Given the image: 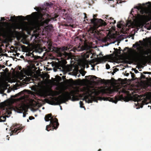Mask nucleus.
<instances>
[{"label":"nucleus","mask_w":151,"mask_h":151,"mask_svg":"<svg viewBox=\"0 0 151 151\" xmlns=\"http://www.w3.org/2000/svg\"><path fill=\"white\" fill-rule=\"evenodd\" d=\"M55 5L54 3L50 2H48V24L50 22H52L56 21V18L59 16V15L56 13H52L55 9ZM54 31L53 27L51 24H48V56H49V52H52L55 54L58 57H61L62 60L68 59L69 57L68 53L66 52L69 49L67 47L64 46L62 47L58 48L54 46V43L52 41L50 38ZM49 58L48 57V60Z\"/></svg>","instance_id":"f257e3e1"},{"label":"nucleus","mask_w":151,"mask_h":151,"mask_svg":"<svg viewBox=\"0 0 151 151\" xmlns=\"http://www.w3.org/2000/svg\"><path fill=\"white\" fill-rule=\"evenodd\" d=\"M75 91H73L70 92H65V93L59 96L58 97L52 98L50 100L48 98V104L52 105H59L65 103L69 100L71 99L73 101L78 100V98L75 96Z\"/></svg>","instance_id":"f03ea898"},{"label":"nucleus","mask_w":151,"mask_h":151,"mask_svg":"<svg viewBox=\"0 0 151 151\" xmlns=\"http://www.w3.org/2000/svg\"><path fill=\"white\" fill-rule=\"evenodd\" d=\"M42 81L38 85L34 90L36 93L42 97L45 98V101L47 103V72L43 74L41 76Z\"/></svg>","instance_id":"7ed1b4c3"},{"label":"nucleus","mask_w":151,"mask_h":151,"mask_svg":"<svg viewBox=\"0 0 151 151\" xmlns=\"http://www.w3.org/2000/svg\"><path fill=\"white\" fill-rule=\"evenodd\" d=\"M97 14L93 15V18L91 19V23L94 25V27H91L88 32L89 33L93 34V35L97 33L98 30L96 29L99 27L106 25V23L102 19L96 18L95 17H97Z\"/></svg>","instance_id":"20e7f679"},{"label":"nucleus","mask_w":151,"mask_h":151,"mask_svg":"<svg viewBox=\"0 0 151 151\" xmlns=\"http://www.w3.org/2000/svg\"><path fill=\"white\" fill-rule=\"evenodd\" d=\"M136 53L137 54V55L132 56L131 58V60L132 61L140 63L146 61L147 58V56L146 55H148L149 54L151 53V50L148 49L146 50H142L139 55L136 52Z\"/></svg>","instance_id":"39448f33"},{"label":"nucleus","mask_w":151,"mask_h":151,"mask_svg":"<svg viewBox=\"0 0 151 151\" xmlns=\"http://www.w3.org/2000/svg\"><path fill=\"white\" fill-rule=\"evenodd\" d=\"M19 18V19L23 20H27L31 19L33 18L37 19L38 20L42 19V14H38L37 12H33L31 15H27L25 17L22 16L16 17L15 15L11 17L9 21L14 22L16 21V19Z\"/></svg>","instance_id":"423d86ee"},{"label":"nucleus","mask_w":151,"mask_h":151,"mask_svg":"<svg viewBox=\"0 0 151 151\" xmlns=\"http://www.w3.org/2000/svg\"><path fill=\"white\" fill-rule=\"evenodd\" d=\"M48 122L50 121V124L48 125V132L50 130H56L58 128L59 123L58 119L54 118L51 114H48Z\"/></svg>","instance_id":"0eeeda50"},{"label":"nucleus","mask_w":151,"mask_h":151,"mask_svg":"<svg viewBox=\"0 0 151 151\" xmlns=\"http://www.w3.org/2000/svg\"><path fill=\"white\" fill-rule=\"evenodd\" d=\"M109 58V55H107L104 56L100 58H96L95 59V61L94 60H93L91 61V63L92 64H94L95 62H97V63H96L95 64L92 65H91V66L93 68H94L96 65L97 64L100 63L101 61H103L105 60L108 59Z\"/></svg>","instance_id":"6e6552de"},{"label":"nucleus","mask_w":151,"mask_h":151,"mask_svg":"<svg viewBox=\"0 0 151 151\" xmlns=\"http://www.w3.org/2000/svg\"><path fill=\"white\" fill-rule=\"evenodd\" d=\"M14 34V31L9 28L6 32L1 33L0 32V36H2L4 38H6L12 36Z\"/></svg>","instance_id":"1a4fd4ad"},{"label":"nucleus","mask_w":151,"mask_h":151,"mask_svg":"<svg viewBox=\"0 0 151 151\" xmlns=\"http://www.w3.org/2000/svg\"><path fill=\"white\" fill-rule=\"evenodd\" d=\"M23 128L22 127H18L17 125L12 126L10 128L12 131L10 133V135L11 136L13 134H17Z\"/></svg>","instance_id":"9d476101"},{"label":"nucleus","mask_w":151,"mask_h":151,"mask_svg":"<svg viewBox=\"0 0 151 151\" xmlns=\"http://www.w3.org/2000/svg\"><path fill=\"white\" fill-rule=\"evenodd\" d=\"M63 17L64 19H69L70 21V23H67L65 24L64 25L66 27H73V25L71 24L70 23H72L73 20L72 18H70L69 16V14L68 13H63Z\"/></svg>","instance_id":"9b49d317"},{"label":"nucleus","mask_w":151,"mask_h":151,"mask_svg":"<svg viewBox=\"0 0 151 151\" xmlns=\"http://www.w3.org/2000/svg\"><path fill=\"white\" fill-rule=\"evenodd\" d=\"M139 11L141 14H139L137 12V14H135L134 15L133 14H132V12H134L133 11V9H132L131 10L130 14L132 15L135 18L137 19H139L142 17L141 14H143L145 13V11L142 8Z\"/></svg>","instance_id":"f8f14e48"},{"label":"nucleus","mask_w":151,"mask_h":151,"mask_svg":"<svg viewBox=\"0 0 151 151\" xmlns=\"http://www.w3.org/2000/svg\"><path fill=\"white\" fill-rule=\"evenodd\" d=\"M123 98V97L122 96H120L119 97L116 96L114 99L110 97H106L104 98L105 99L104 100L109 101L116 104L118 101L120 100L122 98Z\"/></svg>","instance_id":"ddd939ff"},{"label":"nucleus","mask_w":151,"mask_h":151,"mask_svg":"<svg viewBox=\"0 0 151 151\" xmlns=\"http://www.w3.org/2000/svg\"><path fill=\"white\" fill-rule=\"evenodd\" d=\"M17 111L19 113H22L24 111L25 109V104L22 105L18 109ZM27 113L24 112L23 113V117H24L26 116V115Z\"/></svg>","instance_id":"4468645a"},{"label":"nucleus","mask_w":151,"mask_h":151,"mask_svg":"<svg viewBox=\"0 0 151 151\" xmlns=\"http://www.w3.org/2000/svg\"><path fill=\"white\" fill-rule=\"evenodd\" d=\"M83 100L88 103H91L93 101V96L91 95H86L84 96Z\"/></svg>","instance_id":"2eb2a0df"},{"label":"nucleus","mask_w":151,"mask_h":151,"mask_svg":"<svg viewBox=\"0 0 151 151\" xmlns=\"http://www.w3.org/2000/svg\"><path fill=\"white\" fill-rule=\"evenodd\" d=\"M62 93V91L61 90H60L58 91H52L51 92V95L52 96H54L58 95L61 94Z\"/></svg>","instance_id":"dca6fc26"},{"label":"nucleus","mask_w":151,"mask_h":151,"mask_svg":"<svg viewBox=\"0 0 151 151\" xmlns=\"http://www.w3.org/2000/svg\"><path fill=\"white\" fill-rule=\"evenodd\" d=\"M109 20V21H108V22H110V24L112 23L113 24H114L116 23V21L114 20V19L111 17H110Z\"/></svg>","instance_id":"f3484780"},{"label":"nucleus","mask_w":151,"mask_h":151,"mask_svg":"<svg viewBox=\"0 0 151 151\" xmlns=\"http://www.w3.org/2000/svg\"><path fill=\"white\" fill-rule=\"evenodd\" d=\"M88 77L90 78L91 79H93V80H96L98 78L96 76L93 75H90L88 76Z\"/></svg>","instance_id":"a211bd4d"},{"label":"nucleus","mask_w":151,"mask_h":151,"mask_svg":"<svg viewBox=\"0 0 151 151\" xmlns=\"http://www.w3.org/2000/svg\"><path fill=\"white\" fill-rule=\"evenodd\" d=\"M66 62V61L65 60L63 62H60V66H59V67H62V68H63V67L65 65V63Z\"/></svg>","instance_id":"6ab92c4d"},{"label":"nucleus","mask_w":151,"mask_h":151,"mask_svg":"<svg viewBox=\"0 0 151 151\" xmlns=\"http://www.w3.org/2000/svg\"><path fill=\"white\" fill-rule=\"evenodd\" d=\"M50 77V75L48 74V96H50L49 94V83L48 82V79Z\"/></svg>","instance_id":"aec40b11"},{"label":"nucleus","mask_w":151,"mask_h":151,"mask_svg":"<svg viewBox=\"0 0 151 151\" xmlns=\"http://www.w3.org/2000/svg\"><path fill=\"white\" fill-rule=\"evenodd\" d=\"M114 51L117 54H121V52L120 51H119V50L117 48H114Z\"/></svg>","instance_id":"412c9836"},{"label":"nucleus","mask_w":151,"mask_h":151,"mask_svg":"<svg viewBox=\"0 0 151 151\" xmlns=\"http://www.w3.org/2000/svg\"><path fill=\"white\" fill-rule=\"evenodd\" d=\"M141 78L142 79H145L147 80H148V77H145V76L144 75H143L142 74V73H141Z\"/></svg>","instance_id":"4be33fe9"},{"label":"nucleus","mask_w":151,"mask_h":151,"mask_svg":"<svg viewBox=\"0 0 151 151\" xmlns=\"http://www.w3.org/2000/svg\"><path fill=\"white\" fill-rule=\"evenodd\" d=\"M6 104L5 103H1V108L3 109H4L5 108V106H6Z\"/></svg>","instance_id":"5701e85b"},{"label":"nucleus","mask_w":151,"mask_h":151,"mask_svg":"<svg viewBox=\"0 0 151 151\" xmlns=\"http://www.w3.org/2000/svg\"><path fill=\"white\" fill-rule=\"evenodd\" d=\"M79 103H80V107L81 108H83L84 107L83 106V104L82 101H80Z\"/></svg>","instance_id":"b1692460"},{"label":"nucleus","mask_w":151,"mask_h":151,"mask_svg":"<svg viewBox=\"0 0 151 151\" xmlns=\"http://www.w3.org/2000/svg\"><path fill=\"white\" fill-rule=\"evenodd\" d=\"M134 8H136L139 11L141 10L142 8L141 6H137L134 7Z\"/></svg>","instance_id":"393cba45"},{"label":"nucleus","mask_w":151,"mask_h":151,"mask_svg":"<svg viewBox=\"0 0 151 151\" xmlns=\"http://www.w3.org/2000/svg\"><path fill=\"white\" fill-rule=\"evenodd\" d=\"M143 73L144 74H149L150 75L151 74V72H143Z\"/></svg>","instance_id":"a878e982"},{"label":"nucleus","mask_w":151,"mask_h":151,"mask_svg":"<svg viewBox=\"0 0 151 151\" xmlns=\"http://www.w3.org/2000/svg\"><path fill=\"white\" fill-rule=\"evenodd\" d=\"M106 68L107 69H109L110 68V66L108 64H106Z\"/></svg>","instance_id":"bb28decb"},{"label":"nucleus","mask_w":151,"mask_h":151,"mask_svg":"<svg viewBox=\"0 0 151 151\" xmlns=\"http://www.w3.org/2000/svg\"><path fill=\"white\" fill-rule=\"evenodd\" d=\"M129 50V48L128 47H125L124 49V50H122V51L124 52H125L126 51V50Z\"/></svg>","instance_id":"cd10ccee"},{"label":"nucleus","mask_w":151,"mask_h":151,"mask_svg":"<svg viewBox=\"0 0 151 151\" xmlns=\"http://www.w3.org/2000/svg\"><path fill=\"white\" fill-rule=\"evenodd\" d=\"M30 56H33V57L34 58H35V59H37L36 58V56H35L34 55V54H33V53H30Z\"/></svg>","instance_id":"c85d7f7f"},{"label":"nucleus","mask_w":151,"mask_h":151,"mask_svg":"<svg viewBox=\"0 0 151 151\" xmlns=\"http://www.w3.org/2000/svg\"><path fill=\"white\" fill-rule=\"evenodd\" d=\"M131 74H132L131 76L132 78H134L135 76L134 74V73H132V72H131Z\"/></svg>","instance_id":"c756f323"},{"label":"nucleus","mask_w":151,"mask_h":151,"mask_svg":"<svg viewBox=\"0 0 151 151\" xmlns=\"http://www.w3.org/2000/svg\"><path fill=\"white\" fill-rule=\"evenodd\" d=\"M29 119L30 120H31L33 119H35V117L33 116H30L29 118Z\"/></svg>","instance_id":"7c9ffc66"},{"label":"nucleus","mask_w":151,"mask_h":151,"mask_svg":"<svg viewBox=\"0 0 151 151\" xmlns=\"http://www.w3.org/2000/svg\"><path fill=\"white\" fill-rule=\"evenodd\" d=\"M17 70H20L22 69V67L21 66H18V67H17Z\"/></svg>","instance_id":"2f4dec72"},{"label":"nucleus","mask_w":151,"mask_h":151,"mask_svg":"<svg viewBox=\"0 0 151 151\" xmlns=\"http://www.w3.org/2000/svg\"><path fill=\"white\" fill-rule=\"evenodd\" d=\"M45 120L46 122H47V114L45 115Z\"/></svg>","instance_id":"473e14b6"},{"label":"nucleus","mask_w":151,"mask_h":151,"mask_svg":"<svg viewBox=\"0 0 151 151\" xmlns=\"http://www.w3.org/2000/svg\"><path fill=\"white\" fill-rule=\"evenodd\" d=\"M126 0H124V1H122L121 0H117V1H120L119 3H122V2H125Z\"/></svg>","instance_id":"72a5a7b5"},{"label":"nucleus","mask_w":151,"mask_h":151,"mask_svg":"<svg viewBox=\"0 0 151 151\" xmlns=\"http://www.w3.org/2000/svg\"><path fill=\"white\" fill-rule=\"evenodd\" d=\"M135 44L136 45V47L139 46L140 45L137 42H136Z\"/></svg>","instance_id":"f704fd0d"},{"label":"nucleus","mask_w":151,"mask_h":151,"mask_svg":"<svg viewBox=\"0 0 151 151\" xmlns=\"http://www.w3.org/2000/svg\"><path fill=\"white\" fill-rule=\"evenodd\" d=\"M1 20L2 21H4L5 20V19L4 17H1Z\"/></svg>","instance_id":"c9c22d12"},{"label":"nucleus","mask_w":151,"mask_h":151,"mask_svg":"<svg viewBox=\"0 0 151 151\" xmlns=\"http://www.w3.org/2000/svg\"><path fill=\"white\" fill-rule=\"evenodd\" d=\"M106 19H110V17H109V16L108 15H106V17H105Z\"/></svg>","instance_id":"e433bc0d"},{"label":"nucleus","mask_w":151,"mask_h":151,"mask_svg":"<svg viewBox=\"0 0 151 151\" xmlns=\"http://www.w3.org/2000/svg\"><path fill=\"white\" fill-rule=\"evenodd\" d=\"M134 72H135V73H139L138 71L137 70H134Z\"/></svg>","instance_id":"4c0bfd02"},{"label":"nucleus","mask_w":151,"mask_h":151,"mask_svg":"<svg viewBox=\"0 0 151 151\" xmlns=\"http://www.w3.org/2000/svg\"><path fill=\"white\" fill-rule=\"evenodd\" d=\"M35 9H36V11H39V8H35Z\"/></svg>","instance_id":"58836bf2"},{"label":"nucleus","mask_w":151,"mask_h":151,"mask_svg":"<svg viewBox=\"0 0 151 151\" xmlns=\"http://www.w3.org/2000/svg\"><path fill=\"white\" fill-rule=\"evenodd\" d=\"M84 14L85 15L84 18V19H85L87 18V17L86 16V13H84Z\"/></svg>","instance_id":"ea45409f"},{"label":"nucleus","mask_w":151,"mask_h":151,"mask_svg":"<svg viewBox=\"0 0 151 151\" xmlns=\"http://www.w3.org/2000/svg\"><path fill=\"white\" fill-rule=\"evenodd\" d=\"M45 23L46 24H47V19H46L45 20Z\"/></svg>","instance_id":"a19ab883"},{"label":"nucleus","mask_w":151,"mask_h":151,"mask_svg":"<svg viewBox=\"0 0 151 151\" xmlns=\"http://www.w3.org/2000/svg\"><path fill=\"white\" fill-rule=\"evenodd\" d=\"M117 27L118 28H120L121 27V26L119 24H118L117 25Z\"/></svg>","instance_id":"79ce46f5"},{"label":"nucleus","mask_w":151,"mask_h":151,"mask_svg":"<svg viewBox=\"0 0 151 151\" xmlns=\"http://www.w3.org/2000/svg\"><path fill=\"white\" fill-rule=\"evenodd\" d=\"M142 103L143 105V104H145V101H143V100L142 101Z\"/></svg>","instance_id":"37998d69"},{"label":"nucleus","mask_w":151,"mask_h":151,"mask_svg":"<svg viewBox=\"0 0 151 151\" xmlns=\"http://www.w3.org/2000/svg\"><path fill=\"white\" fill-rule=\"evenodd\" d=\"M45 29L46 30H47V26H46L45 27Z\"/></svg>","instance_id":"c03bdc74"},{"label":"nucleus","mask_w":151,"mask_h":151,"mask_svg":"<svg viewBox=\"0 0 151 151\" xmlns=\"http://www.w3.org/2000/svg\"><path fill=\"white\" fill-rule=\"evenodd\" d=\"M102 80L101 79V80L100 81V82L101 83H103V82L102 81Z\"/></svg>","instance_id":"a18cd8bd"},{"label":"nucleus","mask_w":151,"mask_h":151,"mask_svg":"<svg viewBox=\"0 0 151 151\" xmlns=\"http://www.w3.org/2000/svg\"><path fill=\"white\" fill-rule=\"evenodd\" d=\"M45 51H46V52H45V53H47V49H46V50H45Z\"/></svg>","instance_id":"49530a36"},{"label":"nucleus","mask_w":151,"mask_h":151,"mask_svg":"<svg viewBox=\"0 0 151 151\" xmlns=\"http://www.w3.org/2000/svg\"><path fill=\"white\" fill-rule=\"evenodd\" d=\"M45 129L47 131V125L46 127V129Z\"/></svg>","instance_id":"de8ad7c7"},{"label":"nucleus","mask_w":151,"mask_h":151,"mask_svg":"<svg viewBox=\"0 0 151 151\" xmlns=\"http://www.w3.org/2000/svg\"><path fill=\"white\" fill-rule=\"evenodd\" d=\"M85 74L84 73H83L82 75V76H83L85 75Z\"/></svg>","instance_id":"09e8293b"},{"label":"nucleus","mask_w":151,"mask_h":151,"mask_svg":"<svg viewBox=\"0 0 151 151\" xmlns=\"http://www.w3.org/2000/svg\"><path fill=\"white\" fill-rule=\"evenodd\" d=\"M135 46H136V45L135 44H133V47H134Z\"/></svg>","instance_id":"8fccbe9b"},{"label":"nucleus","mask_w":151,"mask_h":151,"mask_svg":"<svg viewBox=\"0 0 151 151\" xmlns=\"http://www.w3.org/2000/svg\"><path fill=\"white\" fill-rule=\"evenodd\" d=\"M115 73V72H114V71H113V72L112 73V75H114V74Z\"/></svg>","instance_id":"3c124183"},{"label":"nucleus","mask_w":151,"mask_h":151,"mask_svg":"<svg viewBox=\"0 0 151 151\" xmlns=\"http://www.w3.org/2000/svg\"><path fill=\"white\" fill-rule=\"evenodd\" d=\"M119 51H120L121 50H120V49H121V47H119Z\"/></svg>","instance_id":"603ef678"},{"label":"nucleus","mask_w":151,"mask_h":151,"mask_svg":"<svg viewBox=\"0 0 151 151\" xmlns=\"http://www.w3.org/2000/svg\"><path fill=\"white\" fill-rule=\"evenodd\" d=\"M47 63H48V64H51L52 63H50L49 62H48Z\"/></svg>","instance_id":"864d4df0"},{"label":"nucleus","mask_w":151,"mask_h":151,"mask_svg":"<svg viewBox=\"0 0 151 151\" xmlns=\"http://www.w3.org/2000/svg\"><path fill=\"white\" fill-rule=\"evenodd\" d=\"M96 94L97 95H98L99 94V93L97 92H96Z\"/></svg>","instance_id":"5fc2aeb1"},{"label":"nucleus","mask_w":151,"mask_h":151,"mask_svg":"<svg viewBox=\"0 0 151 151\" xmlns=\"http://www.w3.org/2000/svg\"><path fill=\"white\" fill-rule=\"evenodd\" d=\"M101 151V149H99L98 151Z\"/></svg>","instance_id":"6e6d98bb"},{"label":"nucleus","mask_w":151,"mask_h":151,"mask_svg":"<svg viewBox=\"0 0 151 151\" xmlns=\"http://www.w3.org/2000/svg\"><path fill=\"white\" fill-rule=\"evenodd\" d=\"M139 42L140 43H141L142 42V41L141 40L139 41Z\"/></svg>","instance_id":"4d7b16f0"},{"label":"nucleus","mask_w":151,"mask_h":151,"mask_svg":"<svg viewBox=\"0 0 151 151\" xmlns=\"http://www.w3.org/2000/svg\"><path fill=\"white\" fill-rule=\"evenodd\" d=\"M141 108H142L143 107V105H142L141 106H140Z\"/></svg>","instance_id":"13d9d810"},{"label":"nucleus","mask_w":151,"mask_h":151,"mask_svg":"<svg viewBox=\"0 0 151 151\" xmlns=\"http://www.w3.org/2000/svg\"><path fill=\"white\" fill-rule=\"evenodd\" d=\"M46 70H47V67H46Z\"/></svg>","instance_id":"bf43d9fd"},{"label":"nucleus","mask_w":151,"mask_h":151,"mask_svg":"<svg viewBox=\"0 0 151 151\" xmlns=\"http://www.w3.org/2000/svg\"><path fill=\"white\" fill-rule=\"evenodd\" d=\"M29 120L28 119H27V122H29Z\"/></svg>","instance_id":"052dcab7"},{"label":"nucleus","mask_w":151,"mask_h":151,"mask_svg":"<svg viewBox=\"0 0 151 151\" xmlns=\"http://www.w3.org/2000/svg\"><path fill=\"white\" fill-rule=\"evenodd\" d=\"M150 80L151 81V78H150Z\"/></svg>","instance_id":"680f3d73"},{"label":"nucleus","mask_w":151,"mask_h":151,"mask_svg":"<svg viewBox=\"0 0 151 151\" xmlns=\"http://www.w3.org/2000/svg\"><path fill=\"white\" fill-rule=\"evenodd\" d=\"M16 97V95H14V96L13 97Z\"/></svg>","instance_id":"e2e57ef3"},{"label":"nucleus","mask_w":151,"mask_h":151,"mask_svg":"<svg viewBox=\"0 0 151 151\" xmlns=\"http://www.w3.org/2000/svg\"><path fill=\"white\" fill-rule=\"evenodd\" d=\"M45 58H46V59H47V57L46 56Z\"/></svg>","instance_id":"0e129e2a"},{"label":"nucleus","mask_w":151,"mask_h":151,"mask_svg":"<svg viewBox=\"0 0 151 151\" xmlns=\"http://www.w3.org/2000/svg\"><path fill=\"white\" fill-rule=\"evenodd\" d=\"M127 63H129V64H130L131 63L129 62H128Z\"/></svg>","instance_id":"69168bd1"},{"label":"nucleus","mask_w":151,"mask_h":151,"mask_svg":"<svg viewBox=\"0 0 151 151\" xmlns=\"http://www.w3.org/2000/svg\"><path fill=\"white\" fill-rule=\"evenodd\" d=\"M127 40H126L125 41L127 42Z\"/></svg>","instance_id":"338daca9"},{"label":"nucleus","mask_w":151,"mask_h":151,"mask_svg":"<svg viewBox=\"0 0 151 151\" xmlns=\"http://www.w3.org/2000/svg\"><path fill=\"white\" fill-rule=\"evenodd\" d=\"M46 5H47V3H46Z\"/></svg>","instance_id":"774afa93"}]
</instances>
